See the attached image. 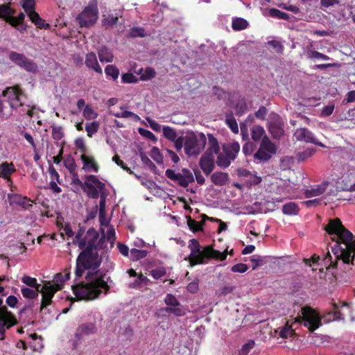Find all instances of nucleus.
<instances>
[{
  "instance_id": "obj_1",
  "label": "nucleus",
  "mask_w": 355,
  "mask_h": 355,
  "mask_svg": "<svg viewBox=\"0 0 355 355\" xmlns=\"http://www.w3.org/2000/svg\"><path fill=\"white\" fill-rule=\"evenodd\" d=\"M103 245H86L78 255L75 268L76 279L83 276L85 270H89L86 275V282H81L72 286L73 295L80 300H94L104 293L110 291V286L105 281V273H100L103 258L100 251ZM82 249L85 245H79Z\"/></svg>"
},
{
  "instance_id": "obj_2",
  "label": "nucleus",
  "mask_w": 355,
  "mask_h": 355,
  "mask_svg": "<svg viewBox=\"0 0 355 355\" xmlns=\"http://www.w3.org/2000/svg\"><path fill=\"white\" fill-rule=\"evenodd\" d=\"M191 247V254L189 259L191 266L202 263L205 259H216L223 261L227 257V250L223 252L216 250L213 248L214 245H189ZM228 248V247L227 248Z\"/></svg>"
},
{
  "instance_id": "obj_3",
  "label": "nucleus",
  "mask_w": 355,
  "mask_h": 355,
  "mask_svg": "<svg viewBox=\"0 0 355 355\" xmlns=\"http://www.w3.org/2000/svg\"><path fill=\"white\" fill-rule=\"evenodd\" d=\"M324 230L336 244H355L353 234L344 227L338 218L329 219Z\"/></svg>"
},
{
  "instance_id": "obj_4",
  "label": "nucleus",
  "mask_w": 355,
  "mask_h": 355,
  "mask_svg": "<svg viewBox=\"0 0 355 355\" xmlns=\"http://www.w3.org/2000/svg\"><path fill=\"white\" fill-rule=\"evenodd\" d=\"M70 279V271L65 270V275L57 273L53 279V284L49 283L42 286V300L40 311L42 312L47 306L52 304V297L55 293L63 288V283Z\"/></svg>"
},
{
  "instance_id": "obj_5",
  "label": "nucleus",
  "mask_w": 355,
  "mask_h": 355,
  "mask_svg": "<svg viewBox=\"0 0 355 355\" xmlns=\"http://www.w3.org/2000/svg\"><path fill=\"white\" fill-rule=\"evenodd\" d=\"M295 322L302 323L310 332H313L322 324L319 314L309 306L301 309L300 315L295 318Z\"/></svg>"
},
{
  "instance_id": "obj_6",
  "label": "nucleus",
  "mask_w": 355,
  "mask_h": 355,
  "mask_svg": "<svg viewBox=\"0 0 355 355\" xmlns=\"http://www.w3.org/2000/svg\"><path fill=\"white\" fill-rule=\"evenodd\" d=\"M206 144L207 138L204 133L187 135L184 137L185 153L189 157L197 156L205 149Z\"/></svg>"
},
{
  "instance_id": "obj_7",
  "label": "nucleus",
  "mask_w": 355,
  "mask_h": 355,
  "mask_svg": "<svg viewBox=\"0 0 355 355\" xmlns=\"http://www.w3.org/2000/svg\"><path fill=\"white\" fill-rule=\"evenodd\" d=\"M222 148L223 153L217 156L216 164L222 168H226L236 158L240 151V144L238 141H233L223 144Z\"/></svg>"
},
{
  "instance_id": "obj_8",
  "label": "nucleus",
  "mask_w": 355,
  "mask_h": 355,
  "mask_svg": "<svg viewBox=\"0 0 355 355\" xmlns=\"http://www.w3.org/2000/svg\"><path fill=\"white\" fill-rule=\"evenodd\" d=\"M0 286V293L3 291ZM17 324L15 316L3 304V300L0 298V340L5 338V332Z\"/></svg>"
},
{
  "instance_id": "obj_9",
  "label": "nucleus",
  "mask_w": 355,
  "mask_h": 355,
  "mask_svg": "<svg viewBox=\"0 0 355 355\" xmlns=\"http://www.w3.org/2000/svg\"><path fill=\"white\" fill-rule=\"evenodd\" d=\"M98 17L97 3L90 2L76 17L80 27H89L96 24Z\"/></svg>"
},
{
  "instance_id": "obj_10",
  "label": "nucleus",
  "mask_w": 355,
  "mask_h": 355,
  "mask_svg": "<svg viewBox=\"0 0 355 355\" xmlns=\"http://www.w3.org/2000/svg\"><path fill=\"white\" fill-rule=\"evenodd\" d=\"M97 331L98 327L96 322H84L80 324L75 331V335H73L75 339L72 340V347L78 349L85 337L96 334Z\"/></svg>"
},
{
  "instance_id": "obj_11",
  "label": "nucleus",
  "mask_w": 355,
  "mask_h": 355,
  "mask_svg": "<svg viewBox=\"0 0 355 355\" xmlns=\"http://www.w3.org/2000/svg\"><path fill=\"white\" fill-rule=\"evenodd\" d=\"M85 188L83 189L89 198L97 199L101 193H104L105 185L94 175L85 176Z\"/></svg>"
},
{
  "instance_id": "obj_12",
  "label": "nucleus",
  "mask_w": 355,
  "mask_h": 355,
  "mask_svg": "<svg viewBox=\"0 0 355 355\" xmlns=\"http://www.w3.org/2000/svg\"><path fill=\"white\" fill-rule=\"evenodd\" d=\"M165 175L178 186L184 188L187 187L189 184L195 181L193 173L187 168H182V173H175V171L168 168L165 172Z\"/></svg>"
},
{
  "instance_id": "obj_13",
  "label": "nucleus",
  "mask_w": 355,
  "mask_h": 355,
  "mask_svg": "<svg viewBox=\"0 0 355 355\" xmlns=\"http://www.w3.org/2000/svg\"><path fill=\"white\" fill-rule=\"evenodd\" d=\"M276 151L275 145L268 137H264L261 141L258 150L254 155V158L261 162H265L268 161L272 155L276 153Z\"/></svg>"
},
{
  "instance_id": "obj_14",
  "label": "nucleus",
  "mask_w": 355,
  "mask_h": 355,
  "mask_svg": "<svg viewBox=\"0 0 355 355\" xmlns=\"http://www.w3.org/2000/svg\"><path fill=\"white\" fill-rule=\"evenodd\" d=\"M9 59L16 65L25 71L31 73H36L37 71V65L32 60L28 59L24 54L15 51H10L9 53Z\"/></svg>"
},
{
  "instance_id": "obj_15",
  "label": "nucleus",
  "mask_w": 355,
  "mask_h": 355,
  "mask_svg": "<svg viewBox=\"0 0 355 355\" xmlns=\"http://www.w3.org/2000/svg\"><path fill=\"white\" fill-rule=\"evenodd\" d=\"M23 94V91L19 85L8 87L3 92V95L7 98L10 107L13 110L23 105L21 100Z\"/></svg>"
},
{
  "instance_id": "obj_16",
  "label": "nucleus",
  "mask_w": 355,
  "mask_h": 355,
  "mask_svg": "<svg viewBox=\"0 0 355 355\" xmlns=\"http://www.w3.org/2000/svg\"><path fill=\"white\" fill-rule=\"evenodd\" d=\"M167 307L159 309L160 313H169L175 316L181 317L185 315V311L178 300L172 294H167L164 298Z\"/></svg>"
},
{
  "instance_id": "obj_17",
  "label": "nucleus",
  "mask_w": 355,
  "mask_h": 355,
  "mask_svg": "<svg viewBox=\"0 0 355 355\" xmlns=\"http://www.w3.org/2000/svg\"><path fill=\"white\" fill-rule=\"evenodd\" d=\"M79 229L76 233V244H96L99 234L93 227L85 232V228L79 225Z\"/></svg>"
},
{
  "instance_id": "obj_18",
  "label": "nucleus",
  "mask_w": 355,
  "mask_h": 355,
  "mask_svg": "<svg viewBox=\"0 0 355 355\" xmlns=\"http://www.w3.org/2000/svg\"><path fill=\"white\" fill-rule=\"evenodd\" d=\"M293 136L297 141L311 143L322 148H326V146L322 142L318 141L314 134L306 128L297 129Z\"/></svg>"
},
{
  "instance_id": "obj_19",
  "label": "nucleus",
  "mask_w": 355,
  "mask_h": 355,
  "mask_svg": "<svg viewBox=\"0 0 355 355\" xmlns=\"http://www.w3.org/2000/svg\"><path fill=\"white\" fill-rule=\"evenodd\" d=\"M26 251V245H7V248L4 249V253L0 254V259H6L7 267L10 268L9 260L17 259L19 255Z\"/></svg>"
},
{
  "instance_id": "obj_20",
  "label": "nucleus",
  "mask_w": 355,
  "mask_h": 355,
  "mask_svg": "<svg viewBox=\"0 0 355 355\" xmlns=\"http://www.w3.org/2000/svg\"><path fill=\"white\" fill-rule=\"evenodd\" d=\"M338 187L343 191H355V173L348 171L344 173L338 182Z\"/></svg>"
},
{
  "instance_id": "obj_21",
  "label": "nucleus",
  "mask_w": 355,
  "mask_h": 355,
  "mask_svg": "<svg viewBox=\"0 0 355 355\" xmlns=\"http://www.w3.org/2000/svg\"><path fill=\"white\" fill-rule=\"evenodd\" d=\"M199 166L205 175H210L215 168L214 155L204 153L199 160Z\"/></svg>"
},
{
  "instance_id": "obj_22",
  "label": "nucleus",
  "mask_w": 355,
  "mask_h": 355,
  "mask_svg": "<svg viewBox=\"0 0 355 355\" xmlns=\"http://www.w3.org/2000/svg\"><path fill=\"white\" fill-rule=\"evenodd\" d=\"M202 220L200 221H196L193 219L190 216H187V225L190 230L193 232H198L202 231L203 225L207 220H213V218H210L207 216L206 214H203L201 215Z\"/></svg>"
},
{
  "instance_id": "obj_23",
  "label": "nucleus",
  "mask_w": 355,
  "mask_h": 355,
  "mask_svg": "<svg viewBox=\"0 0 355 355\" xmlns=\"http://www.w3.org/2000/svg\"><path fill=\"white\" fill-rule=\"evenodd\" d=\"M16 10L10 7V3L0 5V18L3 19L6 22L14 21V15Z\"/></svg>"
},
{
  "instance_id": "obj_24",
  "label": "nucleus",
  "mask_w": 355,
  "mask_h": 355,
  "mask_svg": "<svg viewBox=\"0 0 355 355\" xmlns=\"http://www.w3.org/2000/svg\"><path fill=\"white\" fill-rule=\"evenodd\" d=\"M85 65L91 69H93L99 74L103 73V70L98 62L96 54L94 52L88 53L85 57Z\"/></svg>"
},
{
  "instance_id": "obj_25",
  "label": "nucleus",
  "mask_w": 355,
  "mask_h": 355,
  "mask_svg": "<svg viewBox=\"0 0 355 355\" xmlns=\"http://www.w3.org/2000/svg\"><path fill=\"white\" fill-rule=\"evenodd\" d=\"M80 159L83 162V169L86 171H94L97 173L99 170V166L93 157H89L85 154L80 156Z\"/></svg>"
},
{
  "instance_id": "obj_26",
  "label": "nucleus",
  "mask_w": 355,
  "mask_h": 355,
  "mask_svg": "<svg viewBox=\"0 0 355 355\" xmlns=\"http://www.w3.org/2000/svg\"><path fill=\"white\" fill-rule=\"evenodd\" d=\"M341 254L336 257L343 259V262L349 263L355 257V245H345V248H340Z\"/></svg>"
},
{
  "instance_id": "obj_27",
  "label": "nucleus",
  "mask_w": 355,
  "mask_h": 355,
  "mask_svg": "<svg viewBox=\"0 0 355 355\" xmlns=\"http://www.w3.org/2000/svg\"><path fill=\"white\" fill-rule=\"evenodd\" d=\"M229 175L227 173L216 171L211 174V180L216 186H224L229 183Z\"/></svg>"
},
{
  "instance_id": "obj_28",
  "label": "nucleus",
  "mask_w": 355,
  "mask_h": 355,
  "mask_svg": "<svg viewBox=\"0 0 355 355\" xmlns=\"http://www.w3.org/2000/svg\"><path fill=\"white\" fill-rule=\"evenodd\" d=\"M28 16L31 22L33 23L37 28L49 29L50 28V25L48 23H46L36 11L28 13Z\"/></svg>"
},
{
  "instance_id": "obj_29",
  "label": "nucleus",
  "mask_w": 355,
  "mask_h": 355,
  "mask_svg": "<svg viewBox=\"0 0 355 355\" xmlns=\"http://www.w3.org/2000/svg\"><path fill=\"white\" fill-rule=\"evenodd\" d=\"M209 147L205 154L214 155L219 154L220 146L217 139L211 134H208Z\"/></svg>"
},
{
  "instance_id": "obj_30",
  "label": "nucleus",
  "mask_w": 355,
  "mask_h": 355,
  "mask_svg": "<svg viewBox=\"0 0 355 355\" xmlns=\"http://www.w3.org/2000/svg\"><path fill=\"white\" fill-rule=\"evenodd\" d=\"M15 171V168L12 163L5 162L0 164V177L5 180H10L11 174Z\"/></svg>"
},
{
  "instance_id": "obj_31",
  "label": "nucleus",
  "mask_w": 355,
  "mask_h": 355,
  "mask_svg": "<svg viewBox=\"0 0 355 355\" xmlns=\"http://www.w3.org/2000/svg\"><path fill=\"white\" fill-rule=\"evenodd\" d=\"M98 55L101 62H112L114 55L112 51L105 46H101L98 50Z\"/></svg>"
},
{
  "instance_id": "obj_32",
  "label": "nucleus",
  "mask_w": 355,
  "mask_h": 355,
  "mask_svg": "<svg viewBox=\"0 0 355 355\" xmlns=\"http://www.w3.org/2000/svg\"><path fill=\"white\" fill-rule=\"evenodd\" d=\"M60 235L63 238V239H66L67 241L72 239V244H76V236H74V232L72 230L69 223H66L64 225H62V227H60Z\"/></svg>"
},
{
  "instance_id": "obj_33",
  "label": "nucleus",
  "mask_w": 355,
  "mask_h": 355,
  "mask_svg": "<svg viewBox=\"0 0 355 355\" xmlns=\"http://www.w3.org/2000/svg\"><path fill=\"white\" fill-rule=\"evenodd\" d=\"M42 286L41 287V288H39L37 289L22 287L21 288V293L24 298L28 300H33L37 297L38 293H40L42 294Z\"/></svg>"
},
{
  "instance_id": "obj_34",
  "label": "nucleus",
  "mask_w": 355,
  "mask_h": 355,
  "mask_svg": "<svg viewBox=\"0 0 355 355\" xmlns=\"http://www.w3.org/2000/svg\"><path fill=\"white\" fill-rule=\"evenodd\" d=\"M300 208L298 205L293 202H289L284 204L282 207V212L285 215H297Z\"/></svg>"
},
{
  "instance_id": "obj_35",
  "label": "nucleus",
  "mask_w": 355,
  "mask_h": 355,
  "mask_svg": "<svg viewBox=\"0 0 355 355\" xmlns=\"http://www.w3.org/2000/svg\"><path fill=\"white\" fill-rule=\"evenodd\" d=\"M251 136H252V139L255 141H259V140H262V139L264 137H267L266 135V132H265V130L263 129V127H261V125H254L251 130Z\"/></svg>"
},
{
  "instance_id": "obj_36",
  "label": "nucleus",
  "mask_w": 355,
  "mask_h": 355,
  "mask_svg": "<svg viewBox=\"0 0 355 355\" xmlns=\"http://www.w3.org/2000/svg\"><path fill=\"white\" fill-rule=\"evenodd\" d=\"M248 26V21L243 18H235L232 21V27L234 31H242Z\"/></svg>"
},
{
  "instance_id": "obj_37",
  "label": "nucleus",
  "mask_w": 355,
  "mask_h": 355,
  "mask_svg": "<svg viewBox=\"0 0 355 355\" xmlns=\"http://www.w3.org/2000/svg\"><path fill=\"white\" fill-rule=\"evenodd\" d=\"M326 187L324 185H320L317 188L308 189L304 192L305 197L307 198L318 196L325 191Z\"/></svg>"
},
{
  "instance_id": "obj_38",
  "label": "nucleus",
  "mask_w": 355,
  "mask_h": 355,
  "mask_svg": "<svg viewBox=\"0 0 355 355\" xmlns=\"http://www.w3.org/2000/svg\"><path fill=\"white\" fill-rule=\"evenodd\" d=\"M148 254V251L145 250H138L133 248L130 252V259L132 261H138L141 259L146 257Z\"/></svg>"
},
{
  "instance_id": "obj_39",
  "label": "nucleus",
  "mask_w": 355,
  "mask_h": 355,
  "mask_svg": "<svg viewBox=\"0 0 355 355\" xmlns=\"http://www.w3.org/2000/svg\"><path fill=\"white\" fill-rule=\"evenodd\" d=\"M105 73L107 76H110L114 80H116L119 75V69L115 65L109 64L105 67Z\"/></svg>"
},
{
  "instance_id": "obj_40",
  "label": "nucleus",
  "mask_w": 355,
  "mask_h": 355,
  "mask_svg": "<svg viewBox=\"0 0 355 355\" xmlns=\"http://www.w3.org/2000/svg\"><path fill=\"white\" fill-rule=\"evenodd\" d=\"M269 15L270 17L284 20H289L290 15L284 12H282L277 8H270L269 10Z\"/></svg>"
},
{
  "instance_id": "obj_41",
  "label": "nucleus",
  "mask_w": 355,
  "mask_h": 355,
  "mask_svg": "<svg viewBox=\"0 0 355 355\" xmlns=\"http://www.w3.org/2000/svg\"><path fill=\"white\" fill-rule=\"evenodd\" d=\"M21 280L24 284L32 288L37 289L39 288H41L42 286L40 284H37L35 278L29 276L25 275L21 277Z\"/></svg>"
},
{
  "instance_id": "obj_42",
  "label": "nucleus",
  "mask_w": 355,
  "mask_h": 355,
  "mask_svg": "<svg viewBox=\"0 0 355 355\" xmlns=\"http://www.w3.org/2000/svg\"><path fill=\"white\" fill-rule=\"evenodd\" d=\"M294 331L291 328V326H289L288 322H286L284 327L282 329H280L279 336L282 338H291L294 335Z\"/></svg>"
},
{
  "instance_id": "obj_43",
  "label": "nucleus",
  "mask_w": 355,
  "mask_h": 355,
  "mask_svg": "<svg viewBox=\"0 0 355 355\" xmlns=\"http://www.w3.org/2000/svg\"><path fill=\"white\" fill-rule=\"evenodd\" d=\"M35 0H21V6L28 15L33 11H35Z\"/></svg>"
},
{
  "instance_id": "obj_44",
  "label": "nucleus",
  "mask_w": 355,
  "mask_h": 355,
  "mask_svg": "<svg viewBox=\"0 0 355 355\" xmlns=\"http://www.w3.org/2000/svg\"><path fill=\"white\" fill-rule=\"evenodd\" d=\"M99 128V123L98 121H93L90 123L85 125V130L89 137H92L96 133Z\"/></svg>"
},
{
  "instance_id": "obj_45",
  "label": "nucleus",
  "mask_w": 355,
  "mask_h": 355,
  "mask_svg": "<svg viewBox=\"0 0 355 355\" xmlns=\"http://www.w3.org/2000/svg\"><path fill=\"white\" fill-rule=\"evenodd\" d=\"M315 152L313 148H308L302 152H299L297 154V159L300 162H303L311 157Z\"/></svg>"
},
{
  "instance_id": "obj_46",
  "label": "nucleus",
  "mask_w": 355,
  "mask_h": 355,
  "mask_svg": "<svg viewBox=\"0 0 355 355\" xmlns=\"http://www.w3.org/2000/svg\"><path fill=\"white\" fill-rule=\"evenodd\" d=\"M139 156L142 163L147 166L149 169L154 171L157 169L155 164L148 158V157L146 155L145 153L141 152L139 153Z\"/></svg>"
},
{
  "instance_id": "obj_47",
  "label": "nucleus",
  "mask_w": 355,
  "mask_h": 355,
  "mask_svg": "<svg viewBox=\"0 0 355 355\" xmlns=\"http://www.w3.org/2000/svg\"><path fill=\"white\" fill-rule=\"evenodd\" d=\"M99 196V217L100 220H102V218L105 214L106 194L105 193H101ZM101 222L102 223V221Z\"/></svg>"
},
{
  "instance_id": "obj_48",
  "label": "nucleus",
  "mask_w": 355,
  "mask_h": 355,
  "mask_svg": "<svg viewBox=\"0 0 355 355\" xmlns=\"http://www.w3.org/2000/svg\"><path fill=\"white\" fill-rule=\"evenodd\" d=\"M225 122H226V124L228 125V127L231 129V130L234 133H238V132H239L238 124H237V122H236L235 118L232 114L227 116Z\"/></svg>"
},
{
  "instance_id": "obj_49",
  "label": "nucleus",
  "mask_w": 355,
  "mask_h": 355,
  "mask_svg": "<svg viewBox=\"0 0 355 355\" xmlns=\"http://www.w3.org/2000/svg\"><path fill=\"white\" fill-rule=\"evenodd\" d=\"M97 113L94 110V109L91 106H89V105L85 106V108L83 110V116L87 120L95 119L97 117Z\"/></svg>"
},
{
  "instance_id": "obj_50",
  "label": "nucleus",
  "mask_w": 355,
  "mask_h": 355,
  "mask_svg": "<svg viewBox=\"0 0 355 355\" xmlns=\"http://www.w3.org/2000/svg\"><path fill=\"white\" fill-rule=\"evenodd\" d=\"M64 166L69 170L71 173H73L76 168V164L74 158L68 155L64 160Z\"/></svg>"
},
{
  "instance_id": "obj_51",
  "label": "nucleus",
  "mask_w": 355,
  "mask_h": 355,
  "mask_svg": "<svg viewBox=\"0 0 355 355\" xmlns=\"http://www.w3.org/2000/svg\"><path fill=\"white\" fill-rule=\"evenodd\" d=\"M162 130L164 136L168 140L172 141L177 138L176 131L173 128L169 126H164Z\"/></svg>"
},
{
  "instance_id": "obj_52",
  "label": "nucleus",
  "mask_w": 355,
  "mask_h": 355,
  "mask_svg": "<svg viewBox=\"0 0 355 355\" xmlns=\"http://www.w3.org/2000/svg\"><path fill=\"white\" fill-rule=\"evenodd\" d=\"M156 76V71L153 67H147L144 73H143L141 76L140 79L143 81H146L151 80L152 78H155Z\"/></svg>"
},
{
  "instance_id": "obj_53",
  "label": "nucleus",
  "mask_w": 355,
  "mask_h": 355,
  "mask_svg": "<svg viewBox=\"0 0 355 355\" xmlns=\"http://www.w3.org/2000/svg\"><path fill=\"white\" fill-rule=\"evenodd\" d=\"M146 35L145 30L141 27H133L130 30L129 36L132 38L144 37Z\"/></svg>"
},
{
  "instance_id": "obj_54",
  "label": "nucleus",
  "mask_w": 355,
  "mask_h": 355,
  "mask_svg": "<svg viewBox=\"0 0 355 355\" xmlns=\"http://www.w3.org/2000/svg\"><path fill=\"white\" fill-rule=\"evenodd\" d=\"M149 279L142 274H140L137 279L130 284V288H135L141 286V284L146 285Z\"/></svg>"
},
{
  "instance_id": "obj_55",
  "label": "nucleus",
  "mask_w": 355,
  "mask_h": 355,
  "mask_svg": "<svg viewBox=\"0 0 355 355\" xmlns=\"http://www.w3.org/2000/svg\"><path fill=\"white\" fill-rule=\"evenodd\" d=\"M118 19V17L110 15L107 18L103 19L102 24L106 28H110L117 23Z\"/></svg>"
},
{
  "instance_id": "obj_56",
  "label": "nucleus",
  "mask_w": 355,
  "mask_h": 355,
  "mask_svg": "<svg viewBox=\"0 0 355 355\" xmlns=\"http://www.w3.org/2000/svg\"><path fill=\"white\" fill-rule=\"evenodd\" d=\"M150 157L155 161L157 164H162L163 162V157L157 147H153L150 151Z\"/></svg>"
},
{
  "instance_id": "obj_57",
  "label": "nucleus",
  "mask_w": 355,
  "mask_h": 355,
  "mask_svg": "<svg viewBox=\"0 0 355 355\" xmlns=\"http://www.w3.org/2000/svg\"><path fill=\"white\" fill-rule=\"evenodd\" d=\"M52 137L56 141L60 140L64 137V132L61 126H52Z\"/></svg>"
},
{
  "instance_id": "obj_58",
  "label": "nucleus",
  "mask_w": 355,
  "mask_h": 355,
  "mask_svg": "<svg viewBox=\"0 0 355 355\" xmlns=\"http://www.w3.org/2000/svg\"><path fill=\"white\" fill-rule=\"evenodd\" d=\"M121 80L123 83H136L139 79L132 73H125L121 76Z\"/></svg>"
},
{
  "instance_id": "obj_59",
  "label": "nucleus",
  "mask_w": 355,
  "mask_h": 355,
  "mask_svg": "<svg viewBox=\"0 0 355 355\" xmlns=\"http://www.w3.org/2000/svg\"><path fill=\"white\" fill-rule=\"evenodd\" d=\"M322 261L323 262V266L326 268H335L336 266V263H333L332 261V257L331 256L329 251L323 257Z\"/></svg>"
},
{
  "instance_id": "obj_60",
  "label": "nucleus",
  "mask_w": 355,
  "mask_h": 355,
  "mask_svg": "<svg viewBox=\"0 0 355 355\" xmlns=\"http://www.w3.org/2000/svg\"><path fill=\"white\" fill-rule=\"evenodd\" d=\"M112 161L114 162L118 166L121 167L124 171L128 172L129 173H132L131 169L127 166V164L120 159L118 155H115L112 157Z\"/></svg>"
},
{
  "instance_id": "obj_61",
  "label": "nucleus",
  "mask_w": 355,
  "mask_h": 355,
  "mask_svg": "<svg viewBox=\"0 0 355 355\" xmlns=\"http://www.w3.org/2000/svg\"><path fill=\"white\" fill-rule=\"evenodd\" d=\"M307 57L311 59L317 58V59H322L324 60H330V58L328 55H324V54L320 53L315 50L310 51L309 54L307 55Z\"/></svg>"
},
{
  "instance_id": "obj_62",
  "label": "nucleus",
  "mask_w": 355,
  "mask_h": 355,
  "mask_svg": "<svg viewBox=\"0 0 355 355\" xmlns=\"http://www.w3.org/2000/svg\"><path fill=\"white\" fill-rule=\"evenodd\" d=\"M256 146L252 142H246L243 146V153L245 155H250L254 152Z\"/></svg>"
},
{
  "instance_id": "obj_63",
  "label": "nucleus",
  "mask_w": 355,
  "mask_h": 355,
  "mask_svg": "<svg viewBox=\"0 0 355 355\" xmlns=\"http://www.w3.org/2000/svg\"><path fill=\"white\" fill-rule=\"evenodd\" d=\"M74 144L78 150H80V151L82 152L83 154H85L87 152V147L83 138L78 137L76 139Z\"/></svg>"
},
{
  "instance_id": "obj_64",
  "label": "nucleus",
  "mask_w": 355,
  "mask_h": 355,
  "mask_svg": "<svg viewBox=\"0 0 355 355\" xmlns=\"http://www.w3.org/2000/svg\"><path fill=\"white\" fill-rule=\"evenodd\" d=\"M248 266L246 264L243 263H239L235 264L231 268V270L233 272H240V273L245 272V271L248 270Z\"/></svg>"
}]
</instances>
